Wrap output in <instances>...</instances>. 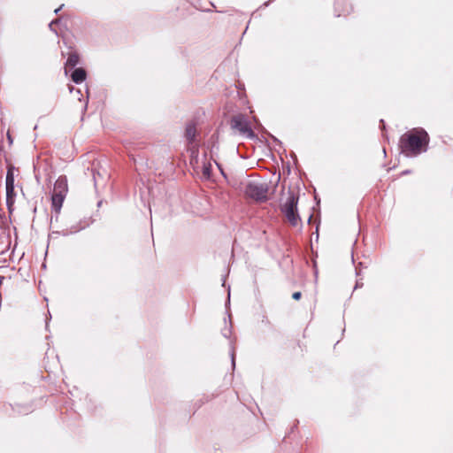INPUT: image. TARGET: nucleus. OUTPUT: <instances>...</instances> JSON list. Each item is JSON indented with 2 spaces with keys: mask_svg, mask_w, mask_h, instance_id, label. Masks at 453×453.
Returning a JSON list of instances; mask_svg holds the SVG:
<instances>
[{
  "mask_svg": "<svg viewBox=\"0 0 453 453\" xmlns=\"http://www.w3.org/2000/svg\"><path fill=\"white\" fill-rule=\"evenodd\" d=\"M429 141V135L425 129L413 128L400 137L399 147L401 152L406 157H417L427 151Z\"/></svg>",
  "mask_w": 453,
  "mask_h": 453,
  "instance_id": "1",
  "label": "nucleus"
},
{
  "mask_svg": "<svg viewBox=\"0 0 453 453\" xmlns=\"http://www.w3.org/2000/svg\"><path fill=\"white\" fill-rule=\"evenodd\" d=\"M298 200V196L294 191L288 190L286 201L280 205L281 212L293 226H297L301 221L297 209Z\"/></svg>",
  "mask_w": 453,
  "mask_h": 453,
  "instance_id": "2",
  "label": "nucleus"
},
{
  "mask_svg": "<svg viewBox=\"0 0 453 453\" xmlns=\"http://www.w3.org/2000/svg\"><path fill=\"white\" fill-rule=\"evenodd\" d=\"M268 191V185L259 181H250L245 187V195L259 203H263L267 200Z\"/></svg>",
  "mask_w": 453,
  "mask_h": 453,
  "instance_id": "3",
  "label": "nucleus"
},
{
  "mask_svg": "<svg viewBox=\"0 0 453 453\" xmlns=\"http://www.w3.org/2000/svg\"><path fill=\"white\" fill-rule=\"evenodd\" d=\"M231 127L247 138H253L255 136L248 119L242 114H238L232 118Z\"/></svg>",
  "mask_w": 453,
  "mask_h": 453,
  "instance_id": "4",
  "label": "nucleus"
},
{
  "mask_svg": "<svg viewBox=\"0 0 453 453\" xmlns=\"http://www.w3.org/2000/svg\"><path fill=\"white\" fill-rule=\"evenodd\" d=\"M5 188H6V203L8 205L13 203V196H14V178L12 173L8 171L6 174L5 180Z\"/></svg>",
  "mask_w": 453,
  "mask_h": 453,
  "instance_id": "5",
  "label": "nucleus"
},
{
  "mask_svg": "<svg viewBox=\"0 0 453 453\" xmlns=\"http://www.w3.org/2000/svg\"><path fill=\"white\" fill-rule=\"evenodd\" d=\"M68 192L67 179L65 176H60L56 180L53 188V194H60L65 196Z\"/></svg>",
  "mask_w": 453,
  "mask_h": 453,
  "instance_id": "6",
  "label": "nucleus"
},
{
  "mask_svg": "<svg viewBox=\"0 0 453 453\" xmlns=\"http://www.w3.org/2000/svg\"><path fill=\"white\" fill-rule=\"evenodd\" d=\"M65 196H62L60 194H53L51 195V209L58 215L59 214Z\"/></svg>",
  "mask_w": 453,
  "mask_h": 453,
  "instance_id": "7",
  "label": "nucleus"
},
{
  "mask_svg": "<svg viewBox=\"0 0 453 453\" xmlns=\"http://www.w3.org/2000/svg\"><path fill=\"white\" fill-rule=\"evenodd\" d=\"M196 127L194 122H189L187 124L185 128V137L188 140V143H193L196 140Z\"/></svg>",
  "mask_w": 453,
  "mask_h": 453,
  "instance_id": "8",
  "label": "nucleus"
},
{
  "mask_svg": "<svg viewBox=\"0 0 453 453\" xmlns=\"http://www.w3.org/2000/svg\"><path fill=\"white\" fill-rule=\"evenodd\" d=\"M79 61H80V57H79L78 53L75 51L71 52L68 56V58H67V60L65 62V74H67L68 69L74 68L79 64Z\"/></svg>",
  "mask_w": 453,
  "mask_h": 453,
  "instance_id": "9",
  "label": "nucleus"
},
{
  "mask_svg": "<svg viewBox=\"0 0 453 453\" xmlns=\"http://www.w3.org/2000/svg\"><path fill=\"white\" fill-rule=\"evenodd\" d=\"M71 78L74 83L80 84L86 80L87 73L83 68H75L71 74Z\"/></svg>",
  "mask_w": 453,
  "mask_h": 453,
  "instance_id": "10",
  "label": "nucleus"
},
{
  "mask_svg": "<svg viewBox=\"0 0 453 453\" xmlns=\"http://www.w3.org/2000/svg\"><path fill=\"white\" fill-rule=\"evenodd\" d=\"M203 175L206 179H210L211 175V165L210 163H203Z\"/></svg>",
  "mask_w": 453,
  "mask_h": 453,
  "instance_id": "11",
  "label": "nucleus"
},
{
  "mask_svg": "<svg viewBox=\"0 0 453 453\" xmlns=\"http://www.w3.org/2000/svg\"><path fill=\"white\" fill-rule=\"evenodd\" d=\"M80 229L81 228L74 226V227H72L70 230H63L62 234L63 235H68L70 234H74V233L79 232Z\"/></svg>",
  "mask_w": 453,
  "mask_h": 453,
  "instance_id": "12",
  "label": "nucleus"
},
{
  "mask_svg": "<svg viewBox=\"0 0 453 453\" xmlns=\"http://www.w3.org/2000/svg\"><path fill=\"white\" fill-rule=\"evenodd\" d=\"M230 355H231V359H232V365H233V367H234V365H235V360H234L235 353H234V347L233 346L232 342H231Z\"/></svg>",
  "mask_w": 453,
  "mask_h": 453,
  "instance_id": "13",
  "label": "nucleus"
},
{
  "mask_svg": "<svg viewBox=\"0 0 453 453\" xmlns=\"http://www.w3.org/2000/svg\"><path fill=\"white\" fill-rule=\"evenodd\" d=\"M222 334H223L224 337L229 338L230 335H231V328L230 327L229 328H226V327L224 328L223 331H222Z\"/></svg>",
  "mask_w": 453,
  "mask_h": 453,
  "instance_id": "14",
  "label": "nucleus"
},
{
  "mask_svg": "<svg viewBox=\"0 0 453 453\" xmlns=\"http://www.w3.org/2000/svg\"><path fill=\"white\" fill-rule=\"evenodd\" d=\"M58 22V19H55V20H52L50 24H49V27L51 31H53L54 33L57 34V31L53 28V25L54 24H57Z\"/></svg>",
  "mask_w": 453,
  "mask_h": 453,
  "instance_id": "15",
  "label": "nucleus"
},
{
  "mask_svg": "<svg viewBox=\"0 0 453 453\" xmlns=\"http://www.w3.org/2000/svg\"><path fill=\"white\" fill-rule=\"evenodd\" d=\"M301 296H302V293H301V292H299V291H298V292H295V293H293V295H292V297H293V299H295V300H299V299L301 298Z\"/></svg>",
  "mask_w": 453,
  "mask_h": 453,
  "instance_id": "16",
  "label": "nucleus"
},
{
  "mask_svg": "<svg viewBox=\"0 0 453 453\" xmlns=\"http://www.w3.org/2000/svg\"><path fill=\"white\" fill-rule=\"evenodd\" d=\"M63 6H64V4H62L60 7H58V9H56V10L54 11V12H55L56 14H57V13H58V12H59V11L62 9V7H63Z\"/></svg>",
  "mask_w": 453,
  "mask_h": 453,
  "instance_id": "17",
  "label": "nucleus"
},
{
  "mask_svg": "<svg viewBox=\"0 0 453 453\" xmlns=\"http://www.w3.org/2000/svg\"><path fill=\"white\" fill-rule=\"evenodd\" d=\"M227 296H228V301L230 300V288L228 287V294H227Z\"/></svg>",
  "mask_w": 453,
  "mask_h": 453,
  "instance_id": "18",
  "label": "nucleus"
},
{
  "mask_svg": "<svg viewBox=\"0 0 453 453\" xmlns=\"http://www.w3.org/2000/svg\"><path fill=\"white\" fill-rule=\"evenodd\" d=\"M408 173H410V171H409V170H406V171H403V174H408Z\"/></svg>",
  "mask_w": 453,
  "mask_h": 453,
  "instance_id": "19",
  "label": "nucleus"
},
{
  "mask_svg": "<svg viewBox=\"0 0 453 453\" xmlns=\"http://www.w3.org/2000/svg\"><path fill=\"white\" fill-rule=\"evenodd\" d=\"M360 286V283L357 282L355 288H358Z\"/></svg>",
  "mask_w": 453,
  "mask_h": 453,
  "instance_id": "20",
  "label": "nucleus"
},
{
  "mask_svg": "<svg viewBox=\"0 0 453 453\" xmlns=\"http://www.w3.org/2000/svg\"><path fill=\"white\" fill-rule=\"evenodd\" d=\"M59 234V232H52L51 234Z\"/></svg>",
  "mask_w": 453,
  "mask_h": 453,
  "instance_id": "21",
  "label": "nucleus"
},
{
  "mask_svg": "<svg viewBox=\"0 0 453 453\" xmlns=\"http://www.w3.org/2000/svg\"><path fill=\"white\" fill-rule=\"evenodd\" d=\"M311 218H312V216L311 215V216L309 217V219H308V221H309V222L311 221Z\"/></svg>",
  "mask_w": 453,
  "mask_h": 453,
  "instance_id": "22",
  "label": "nucleus"
},
{
  "mask_svg": "<svg viewBox=\"0 0 453 453\" xmlns=\"http://www.w3.org/2000/svg\"><path fill=\"white\" fill-rule=\"evenodd\" d=\"M27 411H28V410H27V411H21V412H22V413H25V414H27Z\"/></svg>",
  "mask_w": 453,
  "mask_h": 453,
  "instance_id": "23",
  "label": "nucleus"
}]
</instances>
